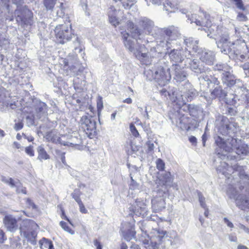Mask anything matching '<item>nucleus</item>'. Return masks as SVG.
I'll return each mask as SVG.
<instances>
[{
  "label": "nucleus",
  "instance_id": "37",
  "mask_svg": "<svg viewBox=\"0 0 249 249\" xmlns=\"http://www.w3.org/2000/svg\"><path fill=\"white\" fill-rule=\"evenodd\" d=\"M38 152L37 159L42 161L43 160H46L50 159V156L47 154L42 146H39L37 147Z\"/></svg>",
  "mask_w": 249,
  "mask_h": 249
},
{
  "label": "nucleus",
  "instance_id": "10",
  "mask_svg": "<svg viewBox=\"0 0 249 249\" xmlns=\"http://www.w3.org/2000/svg\"><path fill=\"white\" fill-rule=\"evenodd\" d=\"M183 51L181 49H173L169 53V56L170 61L173 62V64H178L181 63L184 60L185 57H188L191 55L190 51L186 50L185 51V56L182 54Z\"/></svg>",
  "mask_w": 249,
  "mask_h": 249
},
{
  "label": "nucleus",
  "instance_id": "35",
  "mask_svg": "<svg viewBox=\"0 0 249 249\" xmlns=\"http://www.w3.org/2000/svg\"><path fill=\"white\" fill-rule=\"evenodd\" d=\"M72 38L73 47L75 51V53H76V51H78V52L80 53L82 51L84 47L81 44L79 38L76 35H73Z\"/></svg>",
  "mask_w": 249,
  "mask_h": 249
},
{
  "label": "nucleus",
  "instance_id": "39",
  "mask_svg": "<svg viewBox=\"0 0 249 249\" xmlns=\"http://www.w3.org/2000/svg\"><path fill=\"white\" fill-rule=\"evenodd\" d=\"M163 3V9L168 13L175 12L176 9V5L169 0H166Z\"/></svg>",
  "mask_w": 249,
  "mask_h": 249
},
{
  "label": "nucleus",
  "instance_id": "24",
  "mask_svg": "<svg viewBox=\"0 0 249 249\" xmlns=\"http://www.w3.org/2000/svg\"><path fill=\"white\" fill-rule=\"evenodd\" d=\"M204 26L206 27V28H203V30L207 33H210L208 34L207 36L210 38H214L215 40L217 39L216 37H217L218 34H220V33L222 31V29H219L216 25H212L211 23L208 26Z\"/></svg>",
  "mask_w": 249,
  "mask_h": 249
},
{
  "label": "nucleus",
  "instance_id": "23",
  "mask_svg": "<svg viewBox=\"0 0 249 249\" xmlns=\"http://www.w3.org/2000/svg\"><path fill=\"white\" fill-rule=\"evenodd\" d=\"M190 118L183 115L178 119L176 122L177 126L183 130H188L190 128Z\"/></svg>",
  "mask_w": 249,
  "mask_h": 249
},
{
  "label": "nucleus",
  "instance_id": "41",
  "mask_svg": "<svg viewBox=\"0 0 249 249\" xmlns=\"http://www.w3.org/2000/svg\"><path fill=\"white\" fill-rule=\"evenodd\" d=\"M234 43L230 42V43L225 44L222 45V48H219L220 49L221 53L225 54H230L231 51L232 49V46Z\"/></svg>",
  "mask_w": 249,
  "mask_h": 249
},
{
  "label": "nucleus",
  "instance_id": "12",
  "mask_svg": "<svg viewBox=\"0 0 249 249\" xmlns=\"http://www.w3.org/2000/svg\"><path fill=\"white\" fill-rule=\"evenodd\" d=\"M231 71H228L227 72H224L221 74V80L223 84L227 86L231 87L235 86H240L242 85V82L239 79H236L233 74L230 72Z\"/></svg>",
  "mask_w": 249,
  "mask_h": 249
},
{
  "label": "nucleus",
  "instance_id": "16",
  "mask_svg": "<svg viewBox=\"0 0 249 249\" xmlns=\"http://www.w3.org/2000/svg\"><path fill=\"white\" fill-rule=\"evenodd\" d=\"M160 93L161 96H163L164 98L168 99V96L169 99L173 103H176L179 107H181L184 104V101L182 100L181 97H178L177 94L175 91L172 92V94L169 93L165 89H162L160 90ZM182 96V95L181 96Z\"/></svg>",
  "mask_w": 249,
  "mask_h": 249
},
{
  "label": "nucleus",
  "instance_id": "18",
  "mask_svg": "<svg viewBox=\"0 0 249 249\" xmlns=\"http://www.w3.org/2000/svg\"><path fill=\"white\" fill-rule=\"evenodd\" d=\"M3 221L4 226L8 231L13 232L18 229L17 220L13 215H5Z\"/></svg>",
  "mask_w": 249,
  "mask_h": 249
},
{
  "label": "nucleus",
  "instance_id": "25",
  "mask_svg": "<svg viewBox=\"0 0 249 249\" xmlns=\"http://www.w3.org/2000/svg\"><path fill=\"white\" fill-rule=\"evenodd\" d=\"M222 32L220 33V34H218L219 36V38L217 37L216 38L218 39L216 41L217 46L218 48H222V45L225 44L230 43L231 41H229V35L228 33L227 32L225 29H222Z\"/></svg>",
  "mask_w": 249,
  "mask_h": 249
},
{
  "label": "nucleus",
  "instance_id": "44",
  "mask_svg": "<svg viewBox=\"0 0 249 249\" xmlns=\"http://www.w3.org/2000/svg\"><path fill=\"white\" fill-rule=\"evenodd\" d=\"M44 4L47 10H52L55 4V0H44Z\"/></svg>",
  "mask_w": 249,
  "mask_h": 249
},
{
  "label": "nucleus",
  "instance_id": "34",
  "mask_svg": "<svg viewBox=\"0 0 249 249\" xmlns=\"http://www.w3.org/2000/svg\"><path fill=\"white\" fill-rule=\"evenodd\" d=\"M173 179L171 176L170 173L168 172L165 173L161 178L163 185L166 187H171L172 185Z\"/></svg>",
  "mask_w": 249,
  "mask_h": 249
},
{
  "label": "nucleus",
  "instance_id": "15",
  "mask_svg": "<svg viewBox=\"0 0 249 249\" xmlns=\"http://www.w3.org/2000/svg\"><path fill=\"white\" fill-rule=\"evenodd\" d=\"M199 59L202 62L208 65H212L215 59V54L213 52L206 50L202 49L198 52Z\"/></svg>",
  "mask_w": 249,
  "mask_h": 249
},
{
  "label": "nucleus",
  "instance_id": "27",
  "mask_svg": "<svg viewBox=\"0 0 249 249\" xmlns=\"http://www.w3.org/2000/svg\"><path fill=\"white\" fill-rule=\"evenodd\" d=\"M184 42L187 47L192 48L193 50L198 53V52H200L202 49L199 48L198 44V40L194 39L193 37L185 38L184 39Z\"/></svg>",
  "mask_w": 249,
  "mask_h": 249
},
{
  "label": "nucleus",
  "instance_id": "51",
  "mask_svg": "<svg viewBox=\"0 0 249 249\" xmlns=\"http://www.w3.org/2000/svg\"><path fill=\"white\" fill-rule=\"evenodd\" d=\"M236 88H237L238 90H240L242 93V94H246V93L248 92V89H247V87H245L242 83V85L239 86H235L234 87V89H236Z\"/></svg>",
  "mask_w": 249,
  "mask_h": 249
},
{
  "label": "nucleus",
  "instance_id": "46",
  "mask_svg": "<svg viewBox=\"0 0 249 249\" xmlns=\"http://www.w3.org/2000/svg\"><path fill=\"white\" fill-rule=\"evenodd\" d=\"M60 225L65 231L70 233L71 234H73V231L68 226L67 223L64 221H61L60 222Z\"/></svg>",
  "mask_w": 249,
  "mask_h": 249
},
{
  "label": "nucleus",
  "instance_id": "52",
  "mask_svg": "<svg viewBox=\"0 0 249 249\" xmlns=\"http://www.w3.org/2000/svg\"><path fill=\"white\" fill-rule=\"evenodd\" d=\"M25 152L27 154L31 157L34 156V151L33 150V147L32 146H29L25 148Z\"/></svg>",
  "mask_w": 249,
  "mask_h": 249
},
{
  "label": "nucleus",
  "instance_id": "40",
  "mask_svg": "<svg viewBox=\"0 0 249 249\" xmlns=\"http://www.w3.org/2000/svg\"><path fill=\"white\" fill-rule=\"evenodd\" d=\"M188 109L190 113L193 116H196L199 113L202 112V108L198 106L189 105Z\"/></svg>",
  "mask_w": 249,
  "mask_h": 249
},
{
  "label": "nucleus",
  "instance_id": "9",
  "mask_svg": "<svg viewBox=\"0 0 249 249\" xmlns=\"http://www.w3.org/2000/svg\"><path fill=\"white\" fill-rule=\"evenodd\" d=\"M153 76L155 81L161 86L165 85L171 78L169 69L161 66L157 67L154 70Z\"/></svg>",
  "mask_w": 249,
  "mask_h": 249
},
{
  "label": "nucleus",
  "instance_id": "5",
  "mask_svg": "<svg viewBox=\"0 0 249 249\" xmlns=\"http://www.w3.org/2000/svg\"><path fill=\"white\" fill-rule=\"evenodd\" d=\"M245 186L240 182L235 187L231 185L227 190V194L230 197L234 199L236 205L242 209L249 205V200L245 196L241 194Z\"/></svg>",
  "mask_w": 249,
  "mask_h": 249
},
{
  "label": "nucleus",
  "instance_id": "60",
  "mask_svg": "<svg viewBox=\"0 0 249 249\" xmlns=\"http://www.w3.org/2000/svg\"><path fill=\"white\" fill-rule=\"evenodd\" d=\"M23 126V124L22 123L19 122V123L15 124V126H14V129L16 131H18V130H20L21 129H22Z\"/></svg>",
  "mask_w": 249,
  "mask_h": 249
},
{
  "label": "nucleus",
  "instance_id": "45",
  "mask_svg": "<svg viewBox=\"0 0 249 249\" xmlns=\"http://www.w3.org/2000/svg\"><path fill=\"white\" fill-rule=\"evenodd\" d=\"M197 195H198V200H199V201L201 206L203 208L206 209L207 206L205 203V198L204 196H203L202 193L199 191L197 192Z\"/></svg>",
  "mask_w": 249,
  "mask_h": 249
},
{
  "label": "nucleus",
  "instance_id": "47",
  "mask_svg": "<svg viewBox=\"0 0 249 249\" xmlns=\"http://www.w3.org/2000/svg\"><path fill=\"white\" fill-rule=\"evenodd\" d=\"M129 188L132 190H139L140 189V184L134 180L132 177H131V182Z\"/></svg>",
  "mask_w": 249,
  "mask_h": 249
},
{
  "label": "nucleus",
  "instance_id": "53",
  "mask_svg": "<svg viewBox=\"0 0 249 249\" xmlns=\"http://www.w3.org/2000/svg\"><path fill=\"white\" fill-rule=\"evenodd\" d=\"M26 204L29 208H31L33 209H36V205L30 198H27L26 200Z\"/></svg>",
  "mask_w": 249,
  "mask_h": 249
},
{
  "label": "nucleus",
  "instance_id": "8",
  "mask_svg": "<svg viewBox=\"0 0 249 249\" xmlns=\"http://www.w3.org/2000/svg\"><path fill=\"white\" fill-rule=\"evenodd\" d=\"M56 41L58 43L65 44L72 38L73 35L71 25L60 24L54 29Z\"/></svg>",
  "mask_w": 249,
  "mask_h": 249
},
{
  "label": "nucleus",
  "instance_id": "6",
  "mask_svg": "<svg viewBox=\"0 0 249 249\" xmlns=\"http://www.w3.org/2000/svg\"><path fill=\"white\" fill-rule=\"evenodd\" d=\"M158 238H160V244L163 248L175 246L179 243L180 239L176 232H167L162 230H157Z\"/></svg>",
  "mask_w": 249,
  "mask_h": 249
},
{
  "label": "nucleus",
  "instance_id": "3",
  "mask_svg": "<svg viewBox=\"0 0 249 249\" xmlns=\"http://www.w3.org/2000/svg\"><path fill=\"white\" fill-rule=\"evenodd\" d=\"M15 15L17 21L24 28L30 29L35 23L33 13L26 5L18 6L15 10Z\"/></svg>",
  "mask_w": 249,
  "mask_h": 249
},
{
  "label": "nucleus",
  "instance_id": "14",
  "mask_svg": "<svg viewBox=\"0 0 249 249\" xmlns=\"http://www.w3.org/2000/svg\"><path fill=\"white\" fill-rule=\"evenodd\" d=\"M6 91L5 89L0 88V109L1 110H5L9 106L12 109L16 107L15 102L9 103L10 98L9 96H6Z\"/></svg>",
  "mask_w": 249,
  "mask_h": 249
},
{
  "label": "nucleus",
  "instance_id": "49",
  "mask_svg": "<svg viewBox=\"0 0 249 249\" xmlns=\"http://www.w3.org/2000/svg\"><path fill=\"white\" fill-rule=\"evenodd\" d=\"M130 130L132 135L134 137H138L139 136V133L138 130H137L135 126L132 124H130Z\"/></svg>",
  "mask_w": 249,
  "mask_h": 249
},
{
  "label": "nucleus",
  "instance_id": "55",
  "mask_svg": "<svg viewBox=\"0 0 249 249\" xmlns=\"http://www.w3.org/2000/svg\"><path fill=\"white\" fill-rule=\"evenodd\" d=\"M227 114L231 116H234L236 114V111L232 107H228L227 109Z\"/></svg>",
  "mask_w": 249,
  "mask_h": 249
},
{
  "label": "nucleus",
  "instance_id": "28",
  "mask_svg": "<svg viewBox=\"0 0 249 249\" xmlns=\"http://www.w3.org/2000/svg\"><path fill=\"white\" fill-rule=\"evenodd\" d=\"M37 225L32 220L26 219L22 222L20 231L24 233L25 236H27L28 232Z\"/></svg>",
  "mask_w": 249,
  "mask_h": 249
},
{
  "label": "nucleus",
  "instance_id": "1",
  "mask_svg": "<svg viewBox=\"0 0 249 249\" xmlns=\"http://www.w3.org/2000/svg\"><path fill=\"white\" fill-rule=\"evenodd\" d=\"M215 125L217 132L214 138L217 146L216 153L219 158L222 160L228 158V154L234 149L238 155L248 154L249 149L247 145H239L241 141L236 138L238 130L237 124L230 122L225 116L220 115L215 120Z\"/></svg>",
  "mask_w": 249,
  "mask_h": 249
},
{
  "label": "nucleus",
  "instance_id": "50",
  "mask_svg": "<svg viewBox=\"0 0 249 249\" xmlns=\"http://www.w3.org/2000/svg\"><path fill=\"white\" fill-rule=\"evenodd\" d=\"M157 167L159 170H162L164 168V163L160 159H158L156 161Z\"/></svg>",
  "mask_w": 249,
  "mask_h": 249
},
{
  "label": "nucleus",
  "instance_id": "56",
  "mask_svg": "<svg viewBox=\"0 0 249 249\" xmlns=\"http://www.w3.org/2000/svg\"><path fill=\"white\" fill-rule=\"evenodd\" d=\"M6 240V237L2 230L0 229V244L3 243Z\"/></svg>",
  "mask_w": 249,
  "mask_h": 249
},
{
  "label": "nucleus",
  "instance_id": "2",
  "mask_svg": "<svg viewBox=\"0 0 249 249\" xmlns=\"http://www.w3.org/2000/svg\"><path fill=\"white\" fill-rule=\"evenodd\" d=\"M138 24L145 31V34L153 35V31L157 28V27H155L153 21L146 17H141L139 19ZM127 27L131 37L135 39V40L131 38L128 33L122 32L125 48L131 52L142 64L146 65L150 64V61L147 54V48L145 46L149 41L145 38L144 32L137 26L134 25L133 22L129 20L127 22Z\"/></svg>",
  "mask_w": 249,
  "mask_h": 249
},
{
  "label": "nucleus",
  "instance_id": "48",
  "mask_svg": "<svg viewBox=\"0 0 249 249\" xmlns=\"http://www.w3.org/2000/svg\"><path fill=\"white\" fill-rule=\"evenodd\" d=\"M236 19L239 21H246L248 20L246 14L241 12H238Z\"/></svg>",
  "mask_w": 249,
  "mask_h": 249
},
{
  "label": "nucleus",
  "instance_id": "13",
  "mask_svg": "<svg viewBox=\"0 0 249 249\" xmlns=\"http://www.w3.org/2000/svg\"><path fill=\"white\" fill-rule=\"evenodd\" d=\"M172 69L174 71V79L178 83L187 82L188 74L178 64L172 65ZM186 84V83H185Z\"/></svg>",
  "mask_w": 249,
  "mask_h": 249
},
{
  "label": "nucleus",
  "instance_id": "22",
  "mask_svg": "<svg viewBox=\"0 0 249 249\" xmlns=\"http://www.w3.org/2000/svg\"><path fill=\"white\" fill-rule=\"evenodd\" d=\"M181 92L183 94L178 95V97H181L182 95L181 98L183 99L182 97L184 96L185 98L187 97L190 100H191L196 94V90L191 87V85L188 81L186 82L185 87L183 90L182 89Z\"/></svg>",
  "mask_w": 249,
  "mask_h": 249
},
{
  "label": "nucleus",
  "instance_id": "36",
  "mask_svg": "<svg viewBox=\"0 0 249 249\" xmlns=\"http://www.w3.org/2000/svg\"><path fill=\"white\" fill-rule=\"evenodd\" d=\"M41 249H54L52 242L45 238L39 241Z\"/></svg>",
  "mask_w": 249,
  "mask_h": 249
},
{
  "label": "nucleus",
  "instance_id": "63",
  "mask_svg": "<svg viewBox=\"0 0 249 249\" xmlns=\"http://www.w3.org/2000/svg\"><path fill=\"white\" fill-rule=\"evenodd\" d=\"M81 4L83 10H86L87 8V0H80Z\"/></svg>",
  "mask_w": 249,
  "mask_h": 249
},
{
  "label": "nucleus",
  "instance_id": "42",
  "mask_svg": "<svg viewBox=\"0 0 249 249\" xmlns=\"http://www.w3.org/2000/svg\"><path fill=\"white\" fill-rule=\"evenodd\" d=\"M81 195V192L80 191V190L79 189H76L74 190L73 192L71 194V196L77 203H79L82 201L80 198Z\"/></svg>",
  "mask_w": 249,
  "mask_h": 249
},
{
  "label": "nucleus",
  "instance_id": "30",
  "mask_svg": "<svg viewBox=\"0 0 249 249\" xmlns=\"http://www.w3.org/2000/svg\"><path fill=\"white\" fill-rule=\"evenodd\" d=\"M147 246L145 248L147 249H158L160 244V238H158L156 231L154 235L151 236L150 243L147 241Z\"/></svg>",
  "mask_w": 249,
  "mask_h": 249
},
{
  "label": "nucleus",
  "instance_id": "54",
  "mask_svg": "<svg viewBox=\"0 0 249 249\" xmlns=\"http://www.w3.org/2000/svg\"><path fill=\"white\" fill-rule=\"evenodd\" d=\"M79 206L80 212L83 213H88V210L85 208L83 202L81 201L78 203Z\"/></svg>",
  "mask_w": 249,
  "mask_h": 249
},
{
  "label": "nucleus",
  "instance_id": "61",
  "mask_svg": "<svg viewBox=\"0 0 249 249\" xmlns=\"http://www.w3.org/2000/svg\"><path fill=\"white\" fill-rule=\"evenodd\" d=\"M93 243L94 245L96 247V249H102V246L97 239L94 240Z\"/></svg>",
  "mask_w": 249,
  "mask_h": 249
},
{
  "label": "nucleus",
  "instance_id": "4",
  "mask_svg": "<svg viewBox=\"0 0 249 249\" xmlns=\"http://www.w3.org/2000/svg\"><path fill=\"white\" fill-rule=\"evenodd\" d=\"M199 81L201 82L204 81L207 82L208 85L211 87V85H213V89L211 91V96L212 99L218 98L223 99L227 96V92L219 85L220 82L217 78L212 75L203 74L198 78Z\"/></svg>",
  "mask_w": 249,
  "mask_h": 249
},
{
  "label": "nucleus",
  "instance_id": "17",
  "mask_svg": "<svg viewBox=\"0 0 249 249\" xmlns=\"http://www.w3.org/2000/svg\"><path fill=\"white\" fill-rule=\"evenodd\" d=\"M164 32L166 35L168 37L166 40V46L168 48H171L173 47L170 42V40H176V38L179 35L178 32V29L174 26H170L169 28L164 29Z\"/></svg>",
  "mask_w": 249,
  "mask_h": 249
},
{
  "label": "nucleus",
  "instance_id": "38",
  "mask_svg": "<svg viewBox=\"0 0 249 249\" xmlns=\"http://www.w3.org/2000/svg\"><path fill=\"white\" fill-rule=\"evenodd\" d=\"M241 46L239 45H235L233 43V45L232 46V49L231 51L230 54H229V57L232 59H235L236 57L239 55L241 52Z\"/></svg>",
  "mask_w": 249,
  "mask_h": 249
},
{
  "label": "nucleus",
  "instance_id": "26",
  "mask_svg": "<svg viewBox=\"0 0 249 249\" xmlns=\"http://www.w3.org/2000/svg\"><path fill=\"white\" fill-rule=\"evenodd\" d=\"M115 2L121 1L123 6L126 10H131V11L135 13L138 11V7L136 4V0H113Z\"/></svg>",
  "mask_w": 249,
  "mask_h": 249
},
{
  "label": "nucleus",
  "instance_id": "32",
  "mask_svg": "<svg viewBox=\"0 0 249 249\" xmlns=\"http://www.w3.org/2000/svg\"><path fill=\"white\" fill-rule=\"evenodd\" d=\"M213 69L214 71H218L222 74L224 72H227L228 71L231 70V67L226 63H218L215 65Z\"/></svg>",
  "mask_w": 249,
  "mask_h": 249
},
{
  "label": "nucleus",
  "instance_id": "29",
  "mask_svg": "<svg viewBox=\"0 0 249 249\" xmlns=\"http://www.w3.org/2000/svg\"><path fill=\"white\" fill-rule=\"evenodd\" d=\"M188 20H190L191 23L194 22L197 26H209L211 24V21L209 19V15H205V19L200 21L196 18V15L188 16Z\"/></svg>",
  "mask_w": 249,
  "mask_h": 249
},
{
  "label": "nucleus",
  "instance_id": "59",
  "mask_svg": "<svg viewBox=\"0 0 249 249\" xmlns=\"http://www.w3.org/2000/svg\"><path fill=\"white\" fill-rule=\"evenodd\" d=\"M26 119L28 126H31L34 124V121L32 117L28 116L26 117Z\"/></svg>",
  "mask_w": 249,
  "mask_h": 249
},
{
  "label": "nucleus",
  "instance_id": "11",
  "mask_svg": "<svg viewBox=\"0 0 249 249\" xmlns=\"http://www.w3.org/2000/svg\"><path fill=\"white\" fill-rule=\"evenodd\" d=\"M147 201L141 198H137L134 204L133 212L136 215L143 217L148 215Z\"/></svg>",
  "mask_w": 249,
  "mask_h": 249
},
{
  "label": "nucleus",
  "instance_id": "58",
  "mask_svg": "<svg viewBox=\"0 0 249 249\" xmlns=\"http://www.w3.org/2000/svg\"><path fill=\"white\" fill-rule=\"evenodd\" d=\"M242 68L245 71L246 74L249 75V63H246L242 65Z\"/></svg>",
  "mask_w": 249,
  "mask_h": 249
},
{
  "label": "nucleus",
  "instance_id": "21",
  "mask_svg": "<svg viewBox=\"0 0 249 249\" xmlns=\"http://www.w3.org/2000/svg\"><path fill=\"white\" fill-rule=\"evenodd\" d=\"M47 139L49 140V141H51L52 142L55 143H59L61 145H63L64 146H71L74 147L75 146L77 145L78 144L73 143L71 142H66L63 140V138H65V136H63L62 138H60L58 137L56 135H52V134H50L48 135L47 136Z\"/></svg>",
  "mask_w": 249,
  "mask_h": 249
},
{
  "label": "nucleus",
  "instance_id": "64",
  "mask_svg": "<svg viewBox=\"0 0 249 249\" xmlns=\"http://www.w3.org/2000/svg\"><path fill=\"white\" fill-rule=\"evenodd\" d=\"M224 221L225 223H226L227 224V226H228L229 227H230V228H233V224L231 222H230L228 219V218H224Z\"/></svg>",
  "mask_w": 249,
  "mask_h": 249
},
{
  "label": "nucleus",
  "instance_id": "33",
  "mask_svg": "<svg viewBox=\"0 0 249 249\" xmlns=\"http://www.w3.org/2000/svg\"><path fill=\"white\" fill-rule=\"evenodd\" d=\"M116 11V9L114 7H111L108 11V17L110 23L114 26H116L120 23L119 19L116 18L115 14L113 13V11Z\"/></svg>",
  "mask_w": 249,
  "mask_h": 249
},
{
  "label": "nucleus",
  "instance_id": "62",
  "mask_svg": "<svg viewBox=\"0 0 249 249\" xmlns=\"http://www.w3.org/2000/svg\"><path fill=\"white\" fill-rule=\"evenodd\" d=\"M18 183V182H15L14 180L12 178H10V180H9V183H8V184L9 185H10L11 187H14L17 186V184Z\"/></svg>",
  "mask_w": 249,
  "mask_h": 249
},
{
  "label": "nucleus",
  "instance_id": "7",
  "mask_svg": "<svg viewBox=\"0 0 249 249\" xmlns=\"http://www.w3.org/2000/svg\"><path fill=\"white\" fill-rule=\"evenodd\" d=\"M81 129L90 139L97 134L96 123L95 119L91 116H83L80 121Z\"/></svg>",
  "mask_w": 249,
  "mask_h": 249
},
{
  "label": "nucleus",
  "instance_id": "57",
  "mask_svg": "<svg viewBox=\"0 0 249 249\" xmlns=\"http://www.w3.org/2000/svg\"><path fill=\"white\" fill-rule=\"evenodd\" d=\"M206 130H207V127L205 128V132L204 133V134L202 136V141L203 145L204 146H205V145L206 142V141H207V140L208 139V135L206 133Z\"/></svg>",
  "mask_w": 249,
  "mask_h": 249
},
{
  "label": "nucleus",
  "instance_id": "20",
  "mask_svg": "<svg viewBox=\"0 0 249 249\" xmlns=\"http://www.w3.org/2000/svg\"><path fill=\"white\" fill-rule=\"evenodd\" d=\"M152 208L154 212H158L165 208V202L163 196H156L151 200Z\"/></svg>",
  "mask_w": 249,
  "mask_h": 249
},
{
  "label": "nucleus",
  "instance_id": "19",
  "mask_svg": "<svg viewBox=\"0 0 249 249\" xmlns=\"http://www.w3.org/2000/svg\"><path fill=\"white\" fill-rule=\"evenodd\" d=\"M187 60L189 63L190 69L196 74L203 73L206 71V68L200 64L198 60H191L187 57Z\"/></svg>",
  "mask_w": 249,
  "mask_h": 249
},
{
  "label": "nucleus",
  "instance_id": "31",
  "mask_svg": "<svg viewBox=\"0 0 249 249\" xmlns=\"http://www.w3.org/2000/svg\"><path fill=\"white\" fill-rule=\"evenodd\" d=\"M36 110L37 116L41 117L42 115H46L47 114V106L45 103L40 102L37 105Z\"/></svg>",
  "mask_w": 249,
  "mask_h": 249
},
{
  "label": "nucleus",
  "instance_id": "43",
  "mask_svg": "<svg viewBox=\"0 0 249 249\" xmlns=\"http://www.w3.org/2000/svg\"><path fill=\"white\" fill-rule=\"evenodd\" d=\"M136 232L132 228L131 230H128L125 234H124V238L127 241L130 240L135 235Z\"/></svg>",
  "mask_w": 249,
  "mask_h": 249
}]
</instances>
